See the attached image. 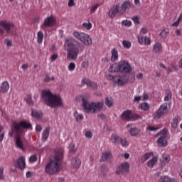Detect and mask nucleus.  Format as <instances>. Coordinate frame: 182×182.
Here are the masks:
<instances>
[{
  "label": "nucleus",
  "instance_id": "f03ea898",
  "mask_svg": "<svg viewBox=\"0 0 182 182\" xmlns=\"http://www.w3.org/2000/svg\"><path fill=\"white\" fill-rule=\"evenodd\" d=\"M62 160H63V148H57L54 151V154L50 156L49 161L46 165V173L50 176L59 173Z\"/></svg>",
  "mask_w": 182,
  "mask_h": 182
},
{
  "label": "nucleus",
  "instance_id": "7c9ffc66",
  "mask_svg": "<svg viewBox=\"0 0 182 182\" xmlns=\"http://www.w3.org/2000/svg\"><path fill=\"white\" fill-rule=\"evenodd\" d=\"M139 108L141 109V110H144V112H146V110L150 109V105L147 102H142L139 105Z\"/></svg>",
  "mask_w": 182,
  "mask_h": 182
},
{
  "label": "nucleus",
  "instance_id": "8fccbe9b",
  "mask_svg": "<svg viewBox=\"0 0 182 182\" xmlns=\"http://www.w3.org/2000/svg\"><path fill=\"white\" fill-rule=\"evenodd\" d=\"M144 45L146 46H149L151 45V39L149 37H145L144 38Z\"/></svg>",
  "mask_w": 182,
  "mask_h": 182
},
{
  "label": "nucleus",
  "instance_id": "774afa93",
  "mask_svg": "<svg viewBox=\"0 0 182 182\" xmlns=\"http://www.w3.org/2000/svg\"><path fill=\"white\" fill-rule=\"evenodd\" d=\"M36 132H42V126L36 125Z\"/></svg>",
  "mask_w": 182,
  "mask_h": 182
},
{
  "label": "nucleus",
  "instance_id": "dca6fc26",
  "mask_svg": "<svg viewBox=\"0 0 182 182\" xmlns=\"http://www.w3.org/2000/svg\"><path fill=\"white\" fill-rule=\"evenodd\" d=\"M0 26L5 29L7 33H11V29L14 28V23L8 21H0Z\"/></svg>",
  "mask_w": 182,
  "mask_h": 182
},
{
  "label": "nucleus",
  "instance_id": "f257e3e1",
  "mask_svg": "<svg viewBox=\"0 0 182 182\" xmlns=\"http://www.w3.org/2000/svg\"><path fill=\"white\" fill-rule=\"evenodd\" d=\"M23 129H32V124L28 121L14 122L11 125V129L9 132L10 137H14V134H15L16 147L23 151L25 150L23 141H22Z\"/></svg>",
  "mask_w": 182,
  "mask_h": 182
},
{
  "label": "nucleus",
  "instance_id": "1a4fd4ad",
  "mask_svg": "<svg viewBox=\"0 0 182 182\" xmlns=\"http://www.w3.org/2000/svg\"><path fill=\"white\" fill-rule=\"evenodd\" d=\"M130 173V164L125 161L119 164L115 169L116 176H126Z\"/></svg>",
  "mask_w": 182,
  "mask_h": 182
},
{
  "label": "nucleus",
  "instance_id": "13d9d810",
  "mask_svg": "<svg viewBox=\"0 0 182 182\" xmlns=\"http://www.w3.org/2000/svg\"><path fill=\"white\" fill-rule=\"evenodd\" d=\"M107 78L108 79V80H112L114 82V79L116 78V76H113L109 74L107 75Z\"/></svg>",
  "mask_w": 182,
  "mask_h": 182
},
{
  "label": "nucleus",
  "instance_id": "ddd939ff",
  "mask_svg": "<svg viewBox=\"0 0 182 182\" xmlns=\"http://www.w3.org/2000/svg\"><path fill=\"white\" fill-rule=\"evenodd\" d=\"M129 82V77L126 75H117L114 78V83L118 85V86H123Z\"/></svg>",
  "mask_w": 182,
  "mask_h": 182
},
{
  "label": "nucleus",
  "instance_id": "c03bdc74",
  "mask_svg": "<svg viewBox=\"0 0 182 182\" xmlns=\"http://www.w3.org/2000/svg\"><path fill=\"white\" fill-rule=\"evenodd\" d=\"M147 130H149V132H156V130H160V127H154V126H149L147 127Z\"/></svg>",
  "mask_w": 182,
  "mask_h": 182
},
{
  "label": "nucleus",
  "instance_id": "a19ab883",
  "mask_svg": "<svg viewBox=\"0 0 182 182\" xmlns=\"http://www.w3.org/2000/svg\"><path fill=\"white\" fill-rule=\"evenodd\" d=\"M122 23L123 26H126L127 28H130V26H132V21L129 20H124Z\"/></svg>",
  "mask_w": 182,
  "mask_h": 182
},
{
  "label": "nucleus",
  "instance_id": "39448f33",
  "mask_svg": "<svg viewBox=\"0 0 182 182\" xmlns=\"http://www.w3.org/2000/svg\"><path fill=\"white\" fill-rule=\"evenodd\" d=\"M77 102H82V107L85 113L88 114H93V113H97V112H102L104 106L103 102H88L87 100L82 95H78L76 97Z\"/></svg>",
  "mask_w": 182,
  "mask_h": 182
},
{
  "label": "nucleus",
  "instance_id": "393cba45",
  "mask_svg": "<svg viewBox=\"0 0 182 182\" xmlns=\"http://www.w3.org/2000/svg\"><path fill=\"white\" fill-rule=\"evenodd\" d=\"M150 157H153V153L149 152V153H146L145 154H144L141 159H139V161H140V163H144L145 161H147V160H149V159H150Z\"/></svg>",
  "mask_w": 182,
  "mask_h": 182
},
{
  "label": "nucleus",
  "instance_id": "72a5a7b5",
  "mask_svg": "<svg viewBox=\"0 0 182 182\" xmlns=\"http://www.w3.org/2000/svg\"><path fill=\"white\" fill-rule=\"evenodd\" d=\"M37 42L39 45L42 44L43 42V32L38 31L37 33Z\"/></svg>",
  "mask_w": 182,
  "mask_h": 182
},
{
  "label": "nucleus",
  "instance_id": "a211bd4d",
  "mask_svg": "<svg viewBox=\"0 0 182 182\" xmlns=\"http://www.w3.org/2000/svg\"><path fill=\"white\" fill-rule=\"evenodd\" d=\"M152 52L156 55H160V53L163 52V46H161V43H156L153 46Z\"/></svg>",
  "mask_w": 182,
  "mask_h": 182
},
{
  "label": "nucleus",
  "instance_id": "c85d7f7f",
  "mask_svg": "<svg viewBox=\"0 0 182 182\" xmlns=\"http://www.w3.org/2000/svg\"><path fill=\"white\" fill-rule=\"evenodd\" d=\"M170 163V156L167 154L162 155L161 164L162 166H167Z\"/></svg>",
  "mask_w": 182,
  "mask_h": 182
},
{
  "label": "nucleus",
  "instance_id": "6e6552de",
  "mask_svg": "<svg viewBox=\"0 0 182 182\" xmlns=\"http://www.w3.org/2000/svg\"><path fill=\"white\" fill-rule=\"evenodd\" d=\"M171 106V102H165L161 105L159 108L152 114V117L154 120H159L164 116L168 113L169 108Z\"/></svg>",
  "mask_w": 182,
  "mask_h": 182
},
{
  "label": "nucleus",
  "instance_id": "a18cd8bd",
  "mask_svg": "<svg viewBox=\"0 0 182 182\" xmlns=\"http://www.w3.org/2000/svg\"><path fill=\"white\" fill-rule=\"evenodd\" d=\"M168 35V31H166V30H163L160 33V36L161 38H162V39H166Z\"/></svg>",
  "mask_w": 182,
  "mask_h": 182
},
{
  "label": "nucleus",
  "instance_id": "5fc2aeb1",
  "mask_svg": "<svg viewBox=\"0 0 182 182\" xmlns=\"http://www.w3.org/2000/svg\"><path fill=\"white\" fill-rule=\"evenodd\" d=\"M132 21L134 23L139 24L140 23L139 16H135L132 18Z\"/></svg>",
  "mask_w": 182,
  "mask_h": 182
},
{
  "label": "nucleus",
  "instance_id": "e433bc0d",
  "mask_svg": "<svg viewBox=\"0 0 182 182\" xmlns=\"http://www.w3.org/2000/svg\"><path fill=\"white\" fill-rule=\"evenodd\" d=\"M119 143L122 147H127L129 144V141L126 138H121V139H119Z\"/></svg>",
  "mask_w": 182,
  "mask_h": 182
},
{
  "label": "nucleus",
  "instance_id": "4c0bfd02",
  "mask_svg": "<svg viewBox=\"0 0 182 182\" xmlns=\"http://www.w3.org/2000/svg\"><path fill=\"white\" fill-rule=\"evenodd\" d=\"M83 28H85L87 31H90L92 28V24L90 23V21H88L87 22H85L82 23Z\"/></svg>",
  "mask_w": 182,
  "mask_h": 182
},
{
  "label": "nucleus",
  "instance_id": "864d4df0",
  "mask_svg": "<svg viewBox=\"0 0 182 182\" xmlns=\"http://www.w3.org/2000/svg\"><path fill=\"white\" fill-rule=\"evenodd\" d=\"M149 97H150V95H149V94L144 92L142 95V100L145 101V100H149Z\"/></svg>",
  "mask_w": 182,
  "mask_h": 182
},
{
  "label": "nucleus",
  "instance_id": "603ef678",
  "mask_svg": "<svg viewBox=\"0 0 182 182\" xmlns=\"http://www.w3.org/2000/svg\"><path fill=\"white\" fill-rule=\"evenodd\" d=\"M86 139H92L93 137V133L90 131H87L85 134Z\"/></svg>",
  "mask_w": 182,
  "mask_h": 182
},
{
  "label": "nucleus",
  "instance_id": "aec40b11",
  "mask_svg": "<svg viewBox=\"0 0 182 182\" xmlns=\"http://www.w3.org/2000/svg\"><path fill=\"white\" fill-rule=\"evenodd\" d=\"M120 140L121 137L116 134H113L109 139V143H112V144H119V143H120Z\"/></svg>",
  "mask_w": 182,
  "mask_h": 182
},
{
  "label": "nucleus",
  "instance_id": "bf43d9fd",
  "mask_svg": "<svg viewBox=\"0 0 182 182\" xmlns=\"http://www.w3.org/2000/svg\"><path fill=\"white\" fill-rule=\"evenodd\" d=\"M97 117L101 119V120H105V119H106V115H105L103 113H101L97 115Z\"/></svg>",
  "mask_w": 182,
  "mask_h": 182
},
{
  "label": "nucleus",
  "instance_id": "3c124183",
  "mask_svg": "<svg viewBox=\"0 0 182 182\" xmlns=\"http://www.w3.org/2000/svg\"><path fill=\"white\" fill-rule=\"evenodd\" d=\"M149 32V30L146 27H143L141 28L140 34L139 35H146V33Z\"/></svg>",
  "mask_w": 182,
  "mask_h": 182
},
{
  "label": "nucleus",
  "instance_id": "de8ad7c7",
  "mask_svg": "<svg viewBox=\"0 0 182 182\" xmlns=\"http://www.w3.org/2000/svg\"><path fill=\"white\" fill-rule=\"evenodd\" d=\"M69 151H70V153H75L76 151V146H75V144H71L70 145Z\"/></svg>",
  "mask_w": 182,
  "mask_h": 182
},
{
  "label": "nucleus",
  "instance_id": "c9c22d12",
  "mask_svg": "<svg viewBox=\"0 0 182 182\" xmlns=\"http://www.w3.org/2000/svg\"><path fill=\"white\" fill-rule=\"evenodd\" d=\"M105 105L107 106V107H112L113 106L114 102H113V99L111 97H107L105 98Z\"/></svg>",
  "mask_w": 182,
  "mask_h": 182
},
{
  "label": "nucleus",
  "instance_id": "37998d69",
  "mask_svg": "<svg viewBox=\"0 0 182 182\" xmlns=\"http://www.w3.org/2000/svg\"><path fill=\"white\" fill-rule=\"evenodd\" d=\"M137 40L139 45H143V43H144V38H143V36H141V34L137 36Z\"/></svg>",
  "mask_w": 182,
  "mask_h": 182
},
{
  "label": "nucleus",
  "instance_id": "6ab92c4d",
  "mask_svg": "<svg viewBox=\"0 0 182 182\" xmlns=\"http://www.w3.org/2000/svg\"><path fill=\"white\" fill-rule=\"evenodd\" d=\"M9 90V82L8 81H4L0 85V92L7 93Z\"/></svg>",
  "mask_w": 182,
  "mask_h": 182
},
{
  "label": "nucleus",
  "instance_id": "e2e57ef3",
  "mask_svg": "<svg viewBox=\"0 0 182 182\" xmlns=\"http://www.w3.org/2000/svg\"><path fill=\"white\" fill-rule=\"evenodd\" d=\"M26 102L28 105H32V97L28 96V97L26 98Z\"/></svg>",
  "mask_w": 182,
  "mask_h": 182
},
{
  "label": "nucleus",
  "instance_id": "f704fd0d",
  "mask_svg": "<svg viewBox=\"0 0 182 182\" xmlns=\"http://www.w3.org/2000/svg\"><path fill=\"white\" fill-rule=\"evenodd\" d=\"M122 46L124 49H130L132 48V42L127 40H123Z\"/></svg>",
  "mask_w": 182,
  "mask_h": 182
},
{
  "label": "nucleus",
  "instance_id": "2eb2a0df",
  "mask_svg": "<svg viewBox=\"0 0 182 182\" xmlns=\"http://www.w3.org/2000/svg\"><path fill=\"white\" fill-rule=\"evenodd\" d=\"M25 161L26 159L24 156H21L18 159H17L14 166L15 167L19 168L20 170H24L25 167H26V163Z\"/></svg>",
  "mask_w": 182,
  "mask_h": 182
},
{
  "label": "nucleus",
  "instance_id": "a878e982",
  "mask_svg": "<svg viewBox=\"0 0 182 182\" xmlns=\"http://www.w3.org/2000/svg\"><path fill=\"white\" fill-rule=\"evenodd\" d=\"M119 59V53L117 52V50L116 48H113L112 50V56H111V60L112 62H116Z\"/></svg>",
  "mask_w": 182,
  "mask_h": 182
},
{
  "label": "nucleus",
  "instance_id": "ea45409f",
  "mask_svg": "<svg viewBox=\"0 0 182 182\" xmlns=\"http://www.w3.org/2000/svg\"><path fill=\"white\" fill-rule=\"evenodd\" d=\"M173 129H177L178 126V117H175L171 122Z\"/></svg>",
  "mask_w": 182,
  "mask_h": 182
},
{
  "label": "nucleus",
  "instance_id": "f8f14e48",
  "mask_svg": "<svg viewBox=\"0 0 182 182\" xmlns=\"http://www.w3.org/2000/svg\"><path fill=\"white\" fill-rule=\"evenodd\" d=\"M55 25H56V18L51 15L45 18L43 23V28H53Z\"/></svg>",
  "mask_w": 182,
  "mask_h": 182
},
{
  "label": "nucleus",
  "instance_id": "58836bf2",
  "mask_svg": "<svg viewBox=\"0 0 182 182\" xmlns=\"http://www.w3.org/2000/svg\"><path fill=\"white\" fill-rule=\"evenodd\" d=\"M74 117L76 122H80L83 119V114L77 113V112H75Z\"/></svg>",
  "mask_w": 182,
  "mask_h": 182
},
{
  "label": "nucleus",
  "instance_id": "b1692460",
  "mask_svg": "<svg viewBox=\"0 0 182 182\" xmlns=\"http://www.w3.org/2000/svg\"><path fill=\"white\" fill-rule=\"evenodd\" d=\"M49 133H50V128H46L42 133V140L43 141H46L48 140V137H49Z\"/></svg>",
  "mask_w": 182,
  "mask_h": 182
},
{
  "label": "nucleus",
  "instance_id": "20e7f679",
  "mask_svg": "<svg viewBox=\"0 0 182 182\" xmlns=\"http://www.w3.org/2000/svg\"><path fill=\"white\" fill-rule=\"evenodd\" d=\"M41 97L47 106L50 107H60L63 106L62 97L56 93L52 92L50 90H44L41 93Z\"/></svg>",
  "mask_w": 182,
  "mask_h": 182
},
{
  "label": "nucleus",
  "instance_id": "680f3d73",
  "mask_svg": "<svg viewBox=\"0 0 182 182\" xmlns=\"http://www.w3.org/2000/svg\"><path fill=\"white\" fill-rule=\"evenodd\" d=\"M89 66V62L88 61H83L82 63V68H88Z\"/></svg>",
  "mask_w": 182,
  "mask_h": 182
},
{
  "label": "nucleus",
  "instance_id": "052dcab7",
  "mask_svg": "<svg viewBox=\"0 0 182 182\" xmlns=\"http://www.w3.org/2000/svg\"><path fill=\"white\" fill-rule=\"evenodd\" d=\"M6 46H12V41L6 39L5 41Z\"/></svg>",
  "mask_w": 182,
  "mask_h": 182
},
{
  "label": "nucleus",
  "instance_id": "f3484780",
  "mask_svg": "<svg viewBox=\"0 0 182 182\" xmlns=\"http://www.w3.org/2000/svg\"><path fill=\"white\" fill-rule=\"evenodd\" d=\"M117 14H120L119 4L113 6L109 11V16L112 18H115Z\"/></svg>",
  "mask_w": 182,
  "mask_h": 182
},
{
  "label": "nucleus",
  "instance_id": "09e8293b",
  "mask_svg": "<svg viewBox=\"0 0 182 182\" xmlns=\"http://www.w3.org/2000/svg\"><path fill=\"white\" fill-rule=\"evenodd\" d=\"M38 160V156L36 155H32L29 158V163H35Z\"/></svg>",
  "mask_w": 182,
  "mask_h": 182
},
{
  "label": "nucleus",
  "instance_id": "412c9836",
  "mask_svg": "<svg viewBox=\"0 0 182 182\" xmlns=\"http://www.w3.org/2000/svg\"><path fill=\"white\" fill-rule=\"evenodd\" d=\"M82 164V161L77 157L73 158L71 160V166L73 168H79Z\"/></svg>",
  "mask_w": 182,
  "mask_h": 182
},
{
  "label": "nucleus",
  "instance_id": "5701e85b",
  "mask_svg": "<svg viewBox=\"0 0 182 182\" xmlns=\"http://www.w3.org/2000/svg\"><path fill=\"white\" fill-rule=\"evenodd\" d=\"M159 182H177V181L168 177V176H161L159 177Z\"/></svg>",
  "mask_w": 182,
  "mask_h": 182
},
{
  "label": "nucleus",
  "instance_id": "0e129e2a",
  "mask_svg": "<svg viewBox=\"0 0 182 182\" xmlns=\"http://www.w3.org/2000/svg\"><path fill=\"white\" fill-rule=\"evenodd\" d=\"M50 80H55V77H52L50 78L48 75H46V77L45 78V82H49Z\"/></svg>",
  "mask_w": 182,
  "mask_h": 182
},
{
  "label": "nucleus",
  "instance_id": "4be33fe9",
  "mask_svg": "<svg viewBox=\"0 0 182 182\" xmlns=\"http://www.w3.org/2000/svg\"><path fill=\"white\" fill-rule=\"evenodd\" d=\"M82 82L84 85H86L87 87H92V89H96V87H97V84H96V82H92L88 79H83Z\"/></svg>",
  "mask_w": 182,
  "mask_h": 182
},
{
  "label": "nucleus",
  "instance_id": "0eeeda50",
  "mask_svg": "<svg viewBox=\"0 0 182 182\" xmlns=\"http://www.w3.org/2000/svg\"><path fill=\"white\" fill-rule=\"evenodd\" d=\"M73 35L75 39L80 41V42H82V43H84L86 46H90V45H92V38H90L89 34L75 31H73Z\"/></svg>",
  "mask_w": 182,
  "mask_h": 182
},
{
  "label": "nucleus",
  "instance_id": "6e6d98bb",
  "mask_svg": "<svg viewBox=\"0 0 182 182\" xmlns=\"http://www.w3.org/2000/svg\"><path fill=\"white\" fill-rule=\"evenodd\" d=\"M5 178V176H4V168H0V180H4Z\"/></svg>",
  "mask_w": 182,
  "mask_h": 182
},
{
  "label": "nucleus",
  "instance_id": "9b49d317",
  "mask_svg": "<svg viewBox=\"0 0 182 182\" xmlns=\"http://www.w3.org/2000/svg\"><path fill=\"white\" fill-rule=\"evenodd\" d=\"M168 134V130L167 129H164L158 134L159 136L157 139V144L160 147H167V136Z\"/></svg>",
  "mask_w": 182,
  "mask_h": 182
},
{
  "label": "nucleus",
  "instance_id": "69168bd1",
  "mask_svg": "<svg viewBox=\"0 0 182 182\" xmlns=\"http://www.w3.org/2000/svg\"><path fill=\"white\" fill-rule=\"evenodd\" d=\"M50 59L52 60V62H53L54 60H56V59H58V54H53L51 55Z\"/></svg>",
  "mask_w": 182,
  "mask_h": 182
},
{
  "label": "nucleus",
  "instance_id": "473e14b6",
  "mask_svg": "<svg viewBox=\"0 0 182 182\" xmlns=\"http://www.w3.org/2000/svg\"><path fill=\"white\" fill-rule=\"evenodd\" d=\"M171 97H173V94L171 93V91L166 90L165 92L164 101L170 102V100H171Z\"/></svg>",
  "mask_w": 182,
  "mask_h": 182
},
{
  "label": "nucleus",
  "instance_id": "338daca9",
  "mask_svg": "<svg viewBox=\"0 0 182 182\" xmlns=\"http://www.w3.org/2000/svg\"><path fill=\"white\" fill-rule=\"evenodd\" d=\"M142 97L141 96H135L134 100H135V102H140V100H142Z\"/></svg>",
  "mask_w": 182,
  "mask_h": 182
},
{
  "label": "nucleus",
  "instance_id": "423d86ee",
  "mask_svg": "<svg viewBox=\"0 0 182 182\" xmlns=\"http://www.w3.org/2000/svg\"><path fill=\"white\" fill-rule=\"evenodd\" d=\"M132 70V65H130L129 61L122 60L117 64H113L109 68V72H122V73H129Z\"/></svg>",
  "mask_w": 182,
  "mask_h": 182
},
{
  "label": "nucleus",
  "instance_id": "bb28decb",
  "mask_svg": "<svg viewBox=\"0 0 182 182\" xmlns=\"http://www.w3.org/2000/svg\"><path fill=\"white\" fill-rule=\"evenodd\" d=\"M32 117H35V119H42L43 117V114L41 112H38L35 109L32 110L31 112Z\"/></svg>",
  "mask_w": 182,
  "mask_h": 182
},
{
  "label": "nucleus",
  "instance_id": "cd10ccee",
  "mask_svg": "<svg viewBox=\"0 0 182 182\" xmlns=\"http://www.w3.org/2000/svg\"><path fill=\"white\" fill-rule=\"evenodd\" d=\"M112 157V153L109 151H105L102 154V161H109L110 158Z\"/></svg>",
  "mask_w": 182,
  "mask_h": 182
},
{
  "label": "nucleus",
  "instance_id": "7ed1b4c3",
  "mask_svg": "<svg viewBox=\"0 0 182 182\" xmlns=\"http://www.w3.org/2000/svg\"><path fill=\"white\" fill-rule=\"evenodd\" d=\"M64 49L68 52L67 59L76 60L79 53L83 52V46L75 38H68L65 41Z\"/></svg>",
  "mask_w": 182,
  "mask_h": 182
},
{
  "label": "nucleus",
  "instance_id": "9d476101",
  "mask_svg": "<svg viewBox=\"0 0 182 182\" xmlns=\"http://www.w3.org/2000/svg\"><path fill=\"white\" fill-rule=\"evenodd\" d=\"M120 119L121 120H123V122H133V120H139V119H140V115L136 114H133L132 110L127 109L122 113Z\"/></svg>",
  "mask_w": 182,
  "mask_h": 182
},
{
  "label": "nucleus",
  "instance_id": "c756f323",
  "mask_svg": "<svg viewBox=\"0 0 182 182\" xmlns=\"http://www.w3.org/2000/svg\"><path fill=\"white\" fill-rule=\"evenodd\" d=\"M157 160L158 159L156 156L153 157L151 160L148 161V167H149V168H153V167H154V165L157 163Z\"/></svg>",
  "mask_w": 182,
  "mask_h": 182
},
{
  "label": "nucleus",
  "instance_id": "4d7b16f0",
  "mask_svg": "<svg viewBox=\"0 0 182 182\" xmlns=\"http://www.w3.org/2000/svg\"><path fill=\"white\" fill-rule=\"evenodd\" d=\"M72 6H75V0L68 1V7L72 8Z\"/></svg>",
  "mask_w": 182,
  "mask_h": 182
},
{
  "label": "nucleus",
  "instance_id": "49530a36",
  "mask_svg": "<svg viewBox=\"0 0 182 182\" xmlns=\"http://www.w3.org/2000/svg\"><path fill=\"white\" fill-rule=\"evenodd\" d=\"M75 68H76V64H75V63H70L68 65V70H70V72H73Z\"/></svg>",
  "mask_w": 182,
  "mask_h": 182
},
{
  "label": "nucleus",
  "instance_id": "4468645a",
  "mask_svg": "<svg viewBox=\"0 0 182 182\" xmlns=\"http://www.w3.org/2000/svg\"><path fill=\"white\" fill-rule=\"evenodd\" d=\"M130 8H134V5L130 3V1H124L122 6H119V14L123 15V14H126Z\"/></svg>",
  "mask_w": 182,
  "mask_h": 182
},
{
  "label": "nucleus",
  "instance_id": "79ce46f5",
  "mask_svg": "<svg viewBox=\"0 0 182 182\" xmlns=\"http://www.w3.org/2000/svg\"><path fill=\"white\" fill-rule=\"evenodd\" d=\"M100 5H102V4H100V3H97V4H94L93 6H92L91 8H90V12L92 14H93V12H95L99 8V6H100Z\"/></svg>",
  "mask_w": 182,
  "mask_h": 182
},
{
  "label": "nucleus",
  "instance_id": "2f4dec72",
  "mask_svg": "<svg viewBox=\"0 0 182 182\" xmlns=\"http://www.w3.org/2000/svg\"><path fill=\"white\" fill-rule=\"evenodd\" d=\"M129 133L131 136H133L134 137L137 136L140 133V129L136 127L130 128Z\"/></svg>",
  "mask_w": 182,
  "mask_h": 182
}]
</instances>
